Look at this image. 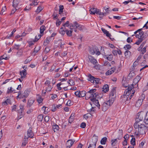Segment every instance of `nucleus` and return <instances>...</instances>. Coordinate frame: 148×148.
Masks as SVG:
<instances>
[{"label": "nucleus", "mask_w": 148, "mask_h": 148, "mask_svg": "<svg viewBox=\"0 0 148 148\" xmlns=\"http://www.w3.org/2000/svg\"><path fill=\"white\" fill-rule=\"evenodd\" d=\"M30 92L28 90H25L24 92L21 95V97L22 98H23V97L26 98L27 97L29 94Z\"/></svg>", "instance_id": "obj_18"}, {"label": "nucleus", "mask_w": 148, "mask_h": 148, "mask_svg": "<svg viewBox=\"0 0 148 148\" xmlns=\"http://www.w3.org/2000/svg\"><path fill=\"white\" fill-rule=\"evenodd\" d=\"M90 53L92 55L94 54L95 53V51L93 48H90L89 51Z\"/></svg>", "instance_id": "obj_55"}, {"label": "nucleus", "mask_w": 148, "mask_h": 148, "mask_svg": "<svg viewBox=\"0 0 148 148\" xmlns=\"http://www.w3.org/2000/svg\"><path fill=\"white\" fill-rule=\"evenodd\" d=\"M10 104L11 105V101L10 99H7L5 101L2 103V105L3 106H6Z\"/></svg>", "instance_id": "obj_20"}, {"label": "nucleus", "mask_w": 148, "mask_h": 148, "mask_svg": "<svg viewBox=\"0 0 148 148\" xmlns=\"http://www.w3.org/2000/svg\"><path fill=\"white\" fill-rule=\"evenodd\" d=\"M91 116V114L89 113L86 114L84 115V118L86 119H87L89 118H90Z\"/></svg>", "instance_id": "obj_40"}, {"label": "nucleus", "mask_w": 148, "mask_h": 148, "mask_svg": "<svg viewBox=\"0 0 148 148\" xmlns=\"http://www.w3.org/2000/svg\"><path fill=\"white\" fill-rule=\"evenodd\" d=\"M34 110V109L32 108H30L28 109L27 112V113L28 114H30V113L33 112Z\"/></svg>", "instance_id": "obj_52"}, {"label": "nucleus", "mask_w": 148, "mask_h": 148, "mask_svg": "<svg viewBox=\"0 0 148 148\" xmlns=\"http://www.w3.org/2000/svg\"><path fill=\"white\" fill-rule=\"evenodd\" d=\"M107 139H101L100 143L101 145H105Z\"/></svg>", "instance_id": "obj_57"}, {"label": "nucleus", "mask_w": 148, "mask_h": 148, "mask_svg": "<svg viewBox=\"0 0 148 148\" xmlns=\"http://www.w3.org/2000/svg\"><path fill=\"white\" fill-rule=\"evenodd\" d=\"M97 89L95 88L90 90L89 91L87 92L85 91H80V97H84L86 96V99H88L91 97H96V95H97V93H94L96 92Z\"/></svg>", "instance_id": "obj_3"}, {"label": "nucleus", "mask_w": 148, "mask_h": 148, "mask_svg": "<svg viewBox=\"0 0 148 148\" xmlns=\"http://www.w3.org/2000/svg\"><path fill=\"white\" fill-rule=\"evenodd\" d=\"M62 84L61 82L58 84H57V86L58 87V90H60L62 89V88L60 87V86Z\"/></svg>", "instance_id": "obj_61"}, {"label": "nucleus", "mask_w": 148, "mask_h": 148, "mask_svg": "<svg viewBox=\"0 0 148 148\" xmlns=\"http://www.w3.org/2000/svg\"><path fill=\"white\" fill-rule=\"evenodd\" d=\"M146 37H142L141 38H138V40L135 43V44L139 45L142 41L145 39Z\"/></svg>", "instance_id": "obj_25"}, {"label": "nucleus", "mask_w": 148, "mask_h": 148, "mask_svg": "<svg viewBox=\"0 0 148 148\" xmlns=\"http://www.w3.org/2000/svg\"><path fill=\"white\" fill-rule=\"evenodd\" d=\"M89 11L91 14H95L97 12V8H91L90 10Z\"/></svg>", "instance_id": "obj_31"}, {"label": "nucleus", "mask_w": 148, "mask_h": 148, "mask_svg": "<svg viewBox=\"0 0 148 148\" xmlns=\"http://www.w3.org/2000/svg\"><path fill=\"white\" fill-rule=\"evenodd\" d=\"M131 53V52L128 50H127L125 52V56L127 58L130 57Z\"/></svg>", "instance_id": "obj_38"}, {"label": "nucleus", "mask_w": 148, "mask_h": 148, "mask_svg": "<svg viewBox=\"0 0 148 148\" xmlns=\"http://www.w3.org/2000/svg\"><path fill=\"white\" fill-rule=\"evenodd\" d=\"M75 95L78 97H80V91H77L75 93Z\"/></svg>", "instance_id": "obj_63"}, {"label": "nucleus", "mask_w": 148, "mask_h": 148, "mask_svg": "<svg viewBox=\"0 0 148 148\" xmlns=\"http://www.w3.org/2000/svg\"><path fill=\"white\" fill-rule=\"evenodd\" d=\"M144 121L146 124L148 125V111L146 113V115L144 118Z\"/></svg>", "instance_id": "obj_33"}, {"label": "nucleus", "mask_w": 148, "mask_h": 148, "mask_svg": "<svg viewBox=\"0 0 148 148\" xmlns=\"http://www.w3.org/2000/svg\"><path fill=\"white\" fill-rule=\"evenodd\" d=\"M52 16H53V18L54 19H58V16L56 14V13L54 12Z\"/></svg>", "instance_id": "obj_58"}, {"label": "nucleus", "mask_w": 148, "mask_h": 148, "mask_svg": "<svg viewBox=\"0 0 148 148\" xmlns=\"http://www.w3.org/2000/svg\"><path fill=\"white\" fill-rule=\"evenodd\" d=\"M65 45V43L64 42H60V43H59L58 44V47L60 49H64V45Z\"/></svg>", "instance_id": "obj_35"}, {"label": "nucleus", "mask_w": 148, "mask_h": 148, "mask_svg": "<svg viewBox=\"0 0 148 148\" xmlns=\"http://www.w3.org/2000/svg\"><path fill=\"white\" fill-rule=\"evenodd\" d=\"M20 45H15L14 47H13V48L14 49H15L17 50H18L19 49V48L20 47Z\"/></svg>", "instance_id": "obj_62"}, {"label": "nucleus", "mask_w": 148, "mask_h": 148, "mask_svg": "<svg viewBox=\"0 0 148 148\" xmlns=\"http://www.w3.org/2000/svg\"><path fill=\"white\" fill-rule=\"evenodd\" d=\"M53 129L54 132H57L59 129V127L58 125L54 123L53 125Z\"/></svg>", "instance_id": "obj_23"}, {"label": "nucleus", "mask_w": 148, "mask_h": 148, "mask_svg": "<svg viewBox=\"0 0 148 148\" xmlns=\"http://www.w3.org/2000/svg\"><path fill=\"white\" fill-rule=\"evenodd\" d=\"M43 118V116L42 114L39 115L37 117L38 121H42Z\"/></svg>", "instance_id": "obj_37"}, {"label": "nucleus", "mask_w": 148, "mask_h": 148, "mask_svg": "<svg viewBox=\"0 0 148 148\" xmlns=\"http://www.w3.org/2000/svg\"><path fill=\"white\" fill-rule=\"evenodd\" d=\"M38 5V2L37 1H35V0L33 1L32 2V3L30 4V6L33 5L36 6L37 5Z\"/></svg>", "instance_id": "obj_49"}, {"label": "nucleus", "mask_w": 148, "mask_h": 148, "mask_svg": "<svg viewBox=\"0 0 148 148\" xmlns=\"http://www.w3.org/2000/svg\"><path fill=\"white\" fill-rule=\"evenodd\" d=\"M88 80L93 83L94 85L99 84H101L100 79L98 78H95L90 74L88 75Z\"/></svg>", "instance_id": "obj_6"}, {"label": "nucleus", "mask_w": 148, "mask_h": 148, "mask_svg": "<svg viewBox=\"0 0 148 148\" xmlns=\"http://www.w3.org/2000/svg\"><path fill=\"white\" fill-rule=\"evenodd\" d=\"M111 143L112 146H115L118 144V140L117 139H112Z\"/></svg>", "instance_id": "obj_27"}, {"label": "nucleus", "mask_w": 148, "mask_h": 148, "mask_svg": "<svg viewBox=\"0 0 148 148\" xmlns=\"http://www.w3.org/2000/svg\"><path fill=\"white\" fill-rule=\"evenodd\" d=\"M88 58L90 62L93 65L98 64V62L93 57L89 55L88 56Z\"/></svg>", "instance_id": "obj_12"}, {"label": "nucleus", "mask_w": 148, "mask_h": 148, "mask_svg": "<svg viewBox=\"0 0 148 148\" xmlns=\"http://www.w3.org/2000/svg\"><path fill=\"white\" fill-rule=\"evenodd\" d=\"M140 79V77L138 75L134 79L132 84L129 86L127 89L131 91L133 88H138V83Z\"/></svg>", "instance_id": "obj_4"}, {"label": "nucleus", "mask_w": 148, "mask_h": 148, "mask_svg": "<svg viewBox=\"0 0 148 148\" xmlns=\"http://www.w3.org/2000/svg\"><path fill=\"white\" fill-rule=\"evenodd\" d=\"M23 51L20 49L17 53L16 55L17 57H20L22 55Z\"/></svg>", "instance_id": "obj_39"}, {"label": "nucleus", "mask_w": 148, "mask_h": 148, "mask_svg": "<svg viewBox=\"0 0 148 148\" xmlns=\"http://www.w3.org/2000/svg\"><path fill=\"white\" fill-rule=\"evenodd\" d=\"M86 126V123L84 122H82L80 124V127L82 128H85Z\"/></svg>", "instance_id": "obj_56"}, {"label": "nucleus", "mask_w": 148, "mask_h": 148, "mask_svg": "<svg viewBox=\"0 0 148 148\" xmlns=\"http://www.w3.org/2000/svg\"><path fill=\"white\" fill-rule=\"evenodd\" d=\"M94 93H97V95L96 96V97H91L89 99L94 104L97 106L99 108L100 105L99 103V101L98 100L96 99V98H98L99 97L98 94V93L95 92Z\"/></svg>", "instance_id": "obj_8"}, {"label": "nucleus", "mask_w": 148, "mask_h": 148, "mask_svg": "<svg viewBox=\"0 0 148 148\" xmlns=\"http://www.w3.org/2000/svg\"><path fill=\"white\" fill-rule=\"evenodd\" d=\"M28 142V139H25L23 141L21 146L22 147H24L25 146L26 144Z\"/></svg>", "instance_id": "obj_43"}, {"label": "nucleus", "mask_w": 148, "mask_h": 148, "mask_svg": "<svg viewBox=\"0 0 148 148\" xmlns=\"http://www.w3.org/2000/svg\"><path fill=\"white\" fill-rule=\"evenodd\" d=\"M37 101L39 103H41L43 101V99L40 96H38L37 98Z\"/></svg>", "instance_id": "obj_45"}, {"label": "nucleus", "mask_w": 148, "mask_h": 148, "mask_svg": "<svg viewBox=\"0 0 148 148\" xmlns=\"http://www.w3.org/2000/svg\"><path fill=\"white\" fill-rule=\"evenodd\" d=\"M46 27L45 26L42 25L40 27V33L41 34H43V33Z\"/></svg>", "instance_id": "obj_32"}, {"label": "nucleus", "mask_w": 148, "mask_h": 148, "mask_svg": "<svg viewBox=\"0 0 148 148\" xmlns=\"http://www.w3.org/2000/svg\"><path fill=\"white\" fill-rule=\"evenodd\" d=\"M145 98V95L143 94H142L141 96L139 98V99L140 100H141L142 101Z\"/></svg>", "instance_id": "obj_51"}, {"label": "nucleus", "mask_w": 148, "mask_h": 148, "mask_svg": "<svg viewBox=\"0 0 148 148\" xmlns=\"http://www.w3.org/2000/svg\"><path fill=\"white\" fill-rule=\"evenodd\" d=\"M51 82L49 80H46L45 83V86H47L49 85H51Z\"/></svg>", "instance_id": "obj_60"}, {"label": "nucleus", "mask_w": 148, "mask_h": 148, "mask_svg": "<svg viewBox=\"0 0 148 148\" xmlns=\"http://www.w3.org/2000/svg\"><path fill=\"white\" fill-rule=\"evenodd\" d=\"M14 90H12V87L8 88V89L7 91V93L8 94H9L12 93L13 92Z\"/></svg>", "instance_id": "obj_48"}, {"label": "nucleus", "mask_w": 148, "mask_h": 148, "mask_svg": "<svg viewBox=\"0 0 148 148\" xmlns=\"http://www.w3.org/2000/svg\"><path fill=\"white\" fill-rule=\"evenodd\" d=\"M136 139H131L130 143L132 146L135 145H136Z\"/></svg>", "instance_id": "obj_59"}, {"label": "nucleus", "mask_w": 148, "mask_h": 148, "mask_svg": "<svg viewBox=\"0 0 148 148\" xmlns=\"http://www.w3.org/2000/svg\"><path fill=\"white\" fill-rule=\"evenodd\" d=\"M20 73L21 78H25L27 74V71L26 69H24L23 70L20 71Z\"/></svg>", "instance_id": "obj_17"}, {"label": "nucleus", "mask_w": 148, "mask_h": 148, "mask_svg": "<svg viewBox=\"0 0 148 148\" xmlns=\"http://www.w3.org/2000/svg\"><path fill=\"white\" fill-rule=\"evenodd\" d=\"M109 101L113 103L116 97V90L115 89H112L109 94Z\"/></svg>", "instance_id": "obj_10"}, {"label": "nucleus", "mask_w": 148, "mask_h": 148, "mask_svg": "<svg viewBox=\"0 0 148 148\" xmlns=\"http://www.w3.org/2000/svg\"><path fill=\"white\" fill-rule=\"evenodd\" d=\"M47 109L48 110V108L47 107L44 106H43L41 110L43 111L45 114H47L48 113V111L46 110Z\"/></svg>", "instance_id": "obj_36"}, {"label": "nucleus", "mask_w": 148, "mask_h": 148, "mask_svg": "<svg viewBox=\"0 0 148 148\" xmlns=\"http://www.w3.org/2000/svg\"><path fill=\"white\" fill-rule=\"evenodd\" d=\"M45 91L49 92L51 91L53 88V85H49L46 86Z\"/></svg>", "instance_id": "obj_29"}, {"label": "nucleus", "mask_w": 148, "mask_h": 148, "mask_svg": "<svg viewBox=\"0 0 148 148\" xmlns=\"http://www.w3.org/2000/svg\"><path fill=\"white\" fill-rule=\"evenodd\" d=\"M146 113L143 111H141L138 113L136 116V121H137V120L139 122L140 121H142L145 116Z\"/></svg>", "instance_id": "obj_7"}, {"label": "nucleus", "mask_w": 148, "mask_h": 148, "mask_svg": "<svg viewBox=\"0 0 148 148\" xmlns=\"http://www.w3.org/2000/svg\"><path fill=\"white\" fill-rule=\"evenodd\" d=\"M75 141H73L72 139H69L66 143V148H70L73 145Z\"/></svg>", "instance_id": "obj_15"}, {"label": "nucleus", "mask_w": 148, "mask_h": 148, "mask_svg": "<svg viewBox=\"0 0 148 148\" xmlns=\"http://www.w3.org/2000/svg\"><path fill=\"white\" fill-rule=\"evenodd\" d=\"M131 48V45L130 44H127L125 46L124 48L126 50H128L130 49Z\"/></svg>", "instance_id": "obj_44"}, {"label": "nucleus", "mask_w": 148, "mask_h": 148, "mask_svg": "<svg viewBox=\"0 0 148 148\" xmlns=\"http://www.w3.org/2000/svg\"><path fill=\"white\" fill-rule=\"evenodd\" d=\"M97 142V140L95 139H91L89 141V145H90L95 146H96V144Z\"/></svg>", "instance_id": "obj_28"}, {"label": "nucleus", "mask_w": 148, "mask_h": 148, "mask_svg": "<svg viewBox=\"0 0 148 148\" xmlns=\"http://www.w3.org/2000/svg\"><path fill=\"white\" fill-rule=\"evenodd\" d=\"M113 103L109 100L105 102L102 105V110L104 112L106 111Z\"/></svg>", "instance_id": "obj_9"}, {"label": "nucleus", "mask_w": 148, "mask_h": 148, "mask_svg": "<svg viewBox=\"0 0 148 148\" xmlns=\"http://www.w3.org/2000/svg\"><path fill=\"white\" fill-rule=\"evenodd\" d=\"M109 90L108 86L107 84L105 85L103 88V91L104 92H106Z\"/></svg>", "instance_id": "obj_30"}, {"label": "nucleus", "mask_w": 148, "mask_h": 148, "mask_svg": "<svg viewBox=\"0 0 148 148\" xmlns=\"http://www.w3.org/2000/svg\"><path fill=\"white\" fill-rule=\"evenodd\" d=\"M101 53L103 55L105 56L106 53L104 50V49L103 47H101Z\"/></svg>", "instance_id": "obj_53"}, {"label": "nucleus", "mask_w": 148, "mask_h": 148, "mask_svg": "<svg viewBox=\"0 0 148 148\" xmlns=\"http://www.w3.org/2000/svg\"><path fill=\"white\" fill-rule=\"evenodd\" d=\"M42 36V35L39 34L37 37V36H35V41H36L38 40L40 38L41 36Z\"/></svg>", "instance_id": "obj_54"}, {"label": "nucleus", "mask_w": 148, "mask_h": 148, "mask_svg": "<svg viewBox=\"0 0 148 148\" xmlns=\"http://www.w3.org/2000/svg\"><path fill=\"white\" fill-rule=\"evenodd\" d=\"M51 40V37H48L44 41L45 43H46L47 44H49Z\"/></svg>", "instance_id": "obj_42"}, {"label": "nucleus", "mask_w": 148, "mask_h": 148, "mask_svg": "<svg viewBox=\"0 0 148 148\" xmlns=\"http://www.w3.org/2000/svg\"><path fill=\"white\" fill-rule=\"evenodd\" d=\"M143 101L141 100L138 99L135 104L136 107L137 108L140 107L142 105Z\"/></svg>", "instance_id": "obj_24"}, {"label": "nucleus", "mask_w": 148, "mask_h": 148, "mask_svg": "<svg viewBox=\"0 0 148 148\" xmlns=\"http://www.w3.org/2000/svg\"><path fill=\"white\" fill-rule=\"evenodd\" d=\"M32 127H29L27 133V136H25L24 139H28V138H34V134L33 132L32 131Z\"/></svg>", "instance_id": "obj_11"}, {"label": "nucleus", "mask_w": 148, "mask_h": 148, "mask_svg": "<svg viewBox=\"0 0 148 148\" xmlns=\"http://www.w3.org/2000/svg\"><path fill=\"white\" fill-rule=\"evenodd\" d=\"M75 118L73 117H70L69 119V123L71 124L72 122L74 121Z\"/></svg>", "instance_id": "obj_64"}, {"label": "nucleus", "mask_w": 148, "mask_h": 148, "mask_svg": "<svg viewBox=\"0 0 148 148\" xmlns=\"http://www.w3.org/2000/svg\"><path fill=\"white\" fill-rule=\"evenodd\" d=\"M17 111L18 112V119H19L23 117V116H24V114L23 112V111L18 110H17Z\"/></svg>", "instance_id": "obj_26"}, {"label": "nucleus", "mask_w": 148, "mask_h": 148, "mask_svg": "<svg viewBox=\"0 0 148 148\" xmlns=\"http://www.w3.org/2000/svg\"><path fill=\"white\" fill-rule=\"evenodd\" d=\"M106 57V59L109 61H111L112 60L113 58V56L112 54L109 55H106L105 56Z\"/></svg>", "instance_id": "obj_34"}, {"label": "nucleus", "mask_w": 148, "mask_h": 148, "mask_svg": "<svg viewBox=\"0 0 148 148\" xmlns=\"http://www.w3.org/2000/svg\"><path fill=\"white\" fill-rule=\"evenodd\" d=\"M42 10V8L41 6H38L35 12H36L37 13H39L40 12L41 10Z\"/></svg>", "instance_id": "obj_46"}, {"label": "nucleus", "mask_w": 148, "mask_h": 148, "mask_svg": "<svg viewBox=\"0 0 148 148\" xmlns=\"http://www.w3.org/2000/svg\"><path fill=\"white\" fill-rule=\"evenodd\" d=\"M17 105H15L12 107V112L16 111V108L17 107Z\"/></svg>", "instance_id": "obj_47"}, {"label": "nucleus", "mask_w": 148, "mask_h": 148, "mask_svg": "<svg viewBox=\"0 0 148 148\" xmlns=\"http://www.w3.org/2000/svg\"><path fill=\"white\" fill-rule=\"evenodd\" d=\"M147 47V46H145L143 47V48H142L140 49H138V51H140V52H141V54L143 55V54L146 51V49Z\"/></svg>", "instance_id": "obj_22"}, {"label": "nucleus", "mask_w": 148, "mask_h": 148, "mask_svg": "<svg viewBox=\"0 0 148 148\" xmlns=\"http://www.w3.org/2000/svg\"><path fill=\"white\" fill-rule=\"evenodd\" d=\"M140 30L138 32L137 34L135 35V36L136 38H141L142 37H145L144 36V32L142 31L143 28L140 29Z\"/></svg>", "instance_id": "obj_13"}, {"label": "nucleus", "mask_w": 148, "mask_h": 148, "mask_svg": "<svg viewBox=\"0 0 148 148\" xmlns=\"http://www.w3.org/2000/svg\"><path fill=\"white\" fill-rule=\"evenodd\" d=\"M94 65L93 67L94 68L97 70H99L100 69V66L98 63L97 64H96Z\"/></svg>", "instance_id": "obj_50"}, {"label": "nucleus", "mask_w": 148, "mask_h": 148, "mask_svg": "<svg viewBox=\"0 0 148 148\" xmlns=\"http://www.w3.org/2000/svg\"><path fill=\"white\" fill-rule=\"evenodd\" d=\"M34 100L32 99H29L28 101L27 105V108H29L33 104L34 102Z\"/></svg>", "instance_id": "obj_19"}, {"label": "nucleus", "mask_w": 148, "mask_h": 148, "mask_svg": "<svg viewBox=\"0 0 148 148\" xmlns=\"http://www.w3.org/2000/svg\"><path fill=\"white\" fill-rule=\"evenodd\" d=\"M76 21H75L73 22V23H69V21H67L66 22V23L63 24V26L65 27H69L70 28H71V26H76L75 25V23Z\"/></svg>", "instance_id": "obj_14"}, {"label": "nucleus", "mask_w": 148, "mask_h": 148, "mask_svg": "<svg viewBox=\"0 0 148 148\" xmlns=\"http://www.w3.org/2000/svg\"><path fill=\"white\" fill-rule=\"evenodd\" d=\"M118 133L119 134V138H121L123 137V131L122 130H119Z\"/></svg>", "instance_id": "obj_41"}, {"label": "nucleus", "mask_w": 148, "mask_h": 148, "mask_svg": "<svg viewBox=\"0 0 148 148\" xmlns=\"http://www.w3.org/2000/svg\"><path fill=\"white\" fill-rule=\"evenodd\" d=\"M75 25L76 26L71 27V28L69 29L70 30L66 29V27L64 28L66 32V34L67 36L69 37H70L72 36V33L73 31L75 32H77V29L80 30H81L84 28V26L82 25L79 24L77 22H75Z\"/></svg>", "instance_id": "obj_2"}, {"label": "nucleus", "mask_w": 148, "mask_h": 148, "mask_svg": "<svg viewBox=\"0 0 148 148\" xmlns=\"http://www.w3.org/2000/svg\"><path fill=\"white\" fill-rule=\"evenodd\" d=\"M131 91L128 89H126L125 90L124 95L121 96L120 100L122 102H125L129 101V96L131 93Z\"/></svg>", "instance_id": "obj_5"}, {"label": "nucleus", "mask_w": 148, "mask_h": 148, "mask_svg": "<svg viewBox=\"0 0 148 148\" xmlns=\"http://www.w3.org/2000/svg\"><path fill=\"white\" fill-rule=\"evenodd\" d=\"M116 69V67L115 66L106 72V75H111L115 71Z\"/></svg>", "instance_id": "obj_16"}, {"label": "nucleus", "mask_w": 148, "mask_h": 148, "mask_svg": "<svg viewBox=\"0 0 148 148\" xmlns=\"http://www.w3.org/2000/svg\"><path fill=\"white\" fill-rule=\"evenodd\" d=\"M134 127L136 129V131L135 132L134 136L136 138H141L143 135L145 134L147 130V127L143 124H142L137 121L134 124Z\"/></svg>", "instance_id": "obj_1"}, {"label": "nucleus", "mask_w": 148, "mask_h": 148, "mask_svg": "<svg viewBox=\"0 0 148 148\" xmlns=\"http://www.w3.org/2000/svg\"><path fill=\"white\" fill-rule=\"evenodd\" d=\"M20 1V0H14L13 1L12 6L14 8H16L18 6Z\"/></svg>", "instance_id": "obj_21"}]
</instances>
